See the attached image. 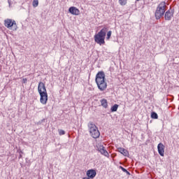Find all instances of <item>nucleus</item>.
Returning a JSON list of instances; mask_svg holds the SVG:
<instances>
[{"instance_id": "nucleus-1", "label": "nucleus", "mask_w": 179, "mask_h": 179, "mask_svg": "<svg viewBox=\"0 0 179 179\" xmlns=\"http://www.w3.org/2000/svg\"><path fill=\"white\" fill-rule=\"evenodd\" d=\"M95 82L101 92H103V90L107 89V83L106 82V74H104V72L99 71L96 74Z\"/></svg>"}, {"instance_id": "nucleus-2", "label": "nucleus", "mask_w": 179, "mask_h": 179, "mask_svg": "<svg viewBox=\"0 0 179 179\" xmlns=\"http://www.w3.org/2000/svg\"><path fill=\"white\" fill-rule=\"evenodd\" d=\"M38 91L41 96L40 101L41 104H47V101H48V94H47L45 85L43 82L39 83L38 86Z\"/></svg>"}, {"instance_id": "nucleus-3", "label": "nucleus", "mask_w": 179, "mask_h": 179, "mask_svg": "<svg viewBox=\"0 0 179 179\" xmlns=\"http://www.w3.org/2000/svg\"><path fill=\"white\" fill-rule=\"evenodd\" d=\"M107 33V27H103L98 34H95L94 36V41L99 45L102 44H106V34Z\"/></svg>"}, {"instance_id": "nucleus-4", "label": "nucleus", "mask_w": 179, "mask_h": 179, "mask_svg": "<svg viewBox=\"0 0 179 179\" xmlns=\"http://www.w3.org/2000/svg\"><path fill=\"white\" fill-rule=\"evenodd\" d=\"M166 2L164 1L161 2L158 5L155 11V17L157 20H159V19H160V17H162V16H164V13H166Z\"/></svg>"}, {"instance_id": "nucleus-5", "label": "nucleus", "mask_w": 179, "mask_h": 179, "mask_svg": "<svg viewBox=\"0 0 179 179\" xmlns=\"http://www.w3.org/2000/svg\"><path fill=\"white\" fill-rule=\"evenodd\" d=\"M88 128L91 136H92L94 139H96V138L100 136V131H99V129L92 122H90L88 123Z\"/></svg>"}, {"instance_id": "nucleus-6", "label": "nucleus", "mask_w": 179, "mask_h": 179, "mask_svg": "<svg viewBox=\"0 0 179 179\" xmlns=\"http://www.w3.org/2000/svg\"><path fill=\"white\" fill-rule=\"evenodd\" d=\"M4 25L7 29H10L13 27L14 30H17V25L16 24V21L13 20L12 19H6L4 20Z\"/></svg>"}, {"instance_id": "nucleus-7", "label": "nucleus", "mask_w": 179, "mask_h": 179, "mask_svg": "<svg viewBox=\"0 0 179 179\" xmlns=\"http://www.w3.org/2000/svg\"><path fill=\"white\" fill-rule=\"evenodd\" d=\"M96 148L98 152H100L101 155H103V156H106V157H109L110 154H108V152L106 150V148L101 144H98L96 145Z\"/></svg>"}, {"instance_id": "nucleus-8", "label": "nucleus", "mask_w": 179, "mask_h": 179, "mask_svg": "<svg viewBox=\"0 0 179 179\" xmlns=\"http://www.w3.org/2000/svg\"><path fill=\"white\" fill-rule=\"evenodd\" d=\"M69 12L71 13V15H75L76 16H78L80 15V11L76 7H70L69 9Z\"/></svg>"}, {"instance_id": "nucleus-9", "label": "nucleus", "mask_w": 179, "mask_h": 179, "mask_svg": "<svg viewBox=\"0 0 179 179\" xmlns=\"http://www.w3.org/2000/svg\"><path fill=\"white\" fill-rule=\"evenodd\" d=\"M87 176L88 178L93 179L96 177V171L94 169H90L87 171Z\"/></svg>"}, {"instance_id": "nucleus-10", "label": "nucleus", "mask_w": 179, "mask_h": 179, "mask_svg": "<svg viewBox=\"0 0 179 179\" xmlns=\"http://www.w3.org/2000/svg\"><path fill=\"white\" fill-rule=\"evenodd\" d=\"M158 152L160 156H164V145L160 143L157 145Z\"/></svg>"}, {"instance_id": "nucleus-11", "label": "nucleus", "mask_w": 179, "mask_h": 179, "mask_svg": "<svg viewBox=\"0 0 179 179\" xmlns=\"http://www.w3.org/2000/svg\"><path fill=\"white\" fill-rule=\"evenodd\" d=\"M173 15H174V12L170 10H167L165 13V15H164L165 20H171V17H173Z\"/></svg>"}, {"instance_id": "nucleus-12", "label": "nucleus", "mask_w": 179, "mask_h": 179, "mask_svg": "<svg viewBox=\"0 0 179 179\" xmlns=\"http://www.w3.org/2000/svg\"><path fill=\"white\" fill-rule=\"evenodd\" d=\"M118 152L123 155V156H128V150H125L123 148H117Z\"/></svg>"}, {"instance_id": "nucleus-13", "label": "nucleus", "mask_w": 179, "mask_h": 179, "mask_svg": "<svg viewBox=\"0 0 179 179\" xmlns=\"http://www.w3.org/2000/svg\"><path fill=\"white\" fill-rule=\"evenodd\" d=\"M101 104L103 108H107L108 107V103L107 102V99H103L101 100Z\"/></svg>"}, {"instance_id": "nucleus-14", "label": "nucleus", "mask_w": 179, "mask_h": 179, "mask_svg": "<svg viewBox=\"0 0 179 179\" xmlns=\"http://www.w3.org/2000/svg\"><path fill=\"white\" fill-rule=\"evenodd\" d=\"M117 110H118V105L117 104H115L113 106L111 107L110 108V111L112 113H114L115 111H117Z\"/></svg>"}, {"instance_id": "nucleus-15", "label": "nucleus", "mask_w": 179, "mask_h": 179, "mask_svg": "<svg viewBox=\"0 0 179 179\" xmlns=\"http://www.w3.org/2000/svg\"><path fill=\"white\" fill-rule=\"evenodd\" d=\"M151 118H153L154 120H157V118H159V116L157 115V113H156V112H152Z\"/></svg>"}, {"instance_id": "nucleus-16", "label": "nucleus", "mask_w": 179, "mask_h": 179, "mask_svg": "<svg viewBox=\"0 0 179 179\" xmlns=\"http://www.w3.org/2000/svg\"><path fill=\"white\" fill-rule=\"evenodd\" d=\"M32 6L34 8H37V6H38V0H34L32 2Z\"/></svg>"}, {"instance_id": "nucleus-17", "label": "nucleus", "mask_w": 179, "mask_h": 179, "mask_svg": "<svg viewBox=\"0 0 179 179\" xmlns=\"http://www.w3.org/2000/svg\"><path fill=\"white\" fill-rule=\"evenodd\" d=\"M111 34H113V31H109L107 33L106 40H110V37H111Z\"/></svg>"}, {"instance_id": "nucleus-18", "label": "nucleus", "mask_w": 179, "mask_h": 179, "mask_svg": "<svg viewBox=\"0 0 179 179\" xmlns=\"http://www.w3.org/2000/svg\"><path fill=\"white\" fill-rule=\"evenodd\" d=\"M119 3L122 6L127 5V0H119Z\"/></svg>"}, {"instance_id": "nucleus-19", "label": "nucleus", "mask_w": 179, "mask_h": 179, "mask_svg": "<svg viewBox=\"0 0 179 179\" xmlns=\"http://www.w3.org/2000/svg\"><path fill=\"white\" fill-rule=\"evenodd\" d=\"M59 135H65V131L62 129H58Z\"/></svg>"}, {"instance_id": "nucleus-20", "label": "nucleus", "mask_w": 179, "mask_h": 179, "mask_svg": "<svg viewBox=\"0 0 179 179\" xmlns=\"http://www.w3.org/2000/svg\"><path fill=\"white\" fill-rule=\"evenodd\" d=\"M120 169H121L122 171H123L124 173L127 172V169L122 166H120Z\"/></svg>"}, {"instance_id": "nucleus-21", "label": "nucleus", "mask_w": 179, "mask_h": 179, "mask_svg": "<svg viewBox=\"0 0 179 179\" xmlns=\"http://www.w3.org/2000/svg\"><path fill=\"white\" fill-rule=\"evenodd\" d=\"M22 83H27V78H23Z\"/></svg>"}, {"instance_id": "nucleus-22", "label": "nucleus", "mask_w": 179, "mask_h": 179, "mask_svg": "<svg viewBox=\"0 0 179 179\" xmlns=\"http://www.w3.org/2000/svg\"><path fill=\"white\" fill-rule=\"evenodd\" d=\"M125 173L127 174V176H131V173H129V171H127V172H125Z\"/></svg>"}, {"instance_id": "nucleus-23", "label": "nucleus", "mask_w": 179, "mask_h": 179, "mask_svg": "<svg viewBox=\"0 0 179 179\" xmlns=\"http://www.w3.org/2000/svg\"><path fill=\"white\" fill-rule=\"evenodd\" d=\"M83 179H90V178H87V177H85V178H83Z\"/></svg>"}, {"instance_id": "nucleus-24", "label": "nucleus", "mask_w": 179, "mask_h": 179, "mask_svg": "<svg viewBox=\"0 0 179 179\" xmlns=\"http://www.w3.org/2000/svg\"><path fill=\"white\" fill-rule=\"evenodd\" d=\"M136 1H141V0H136Z\"/></svg>"}]
</instances>
